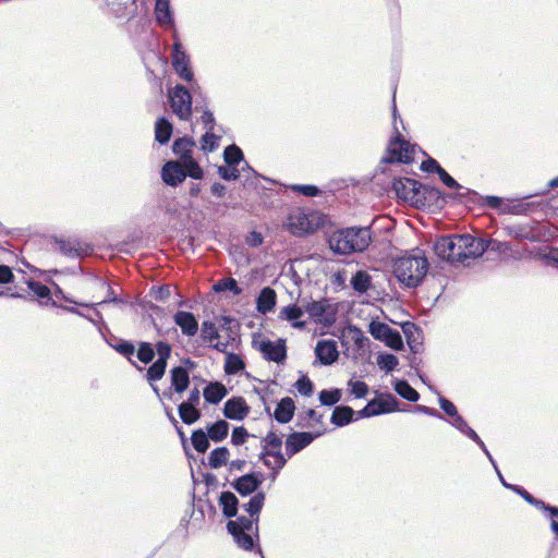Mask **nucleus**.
Returning <instances> with one entry per match:
<instances>
[{
	"mask_svg": "<svg viewBox=\"0 0 558 558\" xmlns=\"http://www.w3.org/2000/svg\"><path fill=\"white\" fill-rule=\"evenodd\" d=\"M499 250L500 242L485 241L471 234H451L439 238L434 244L436 255L449 263H464L477 258L489 247Z\"/></svg>",
	"mask_w": 558,
	"mask_h": 558,
	"instance_id": "f257e3e1",
	"label": "nucleus"
},
{
	"mask_svg": "<svg viewBox=\"0 0 558 558\" xmlns=\"http://www.w3.org/2000/svg\"><path fill=\"white\" fill-rule=\"evenodd\" d=\"M265 493L257 492L252 498L242 505V508L248 513V517H238L227 523V530L232 535L235 544L244 549L252 550L255 541H258V521L259 513L264 507Z\"/></svg>",
	"mask_w": 558,
	"mask_h": 558,
	"instance_id": "f03ea898",
	"label": "nucleus"
},
{
	"mask_svg": "<svg viewBox=\"0 0 558 558\" xmlns=\"http://www.w3.org/2000/svg\"><path fill=\"white\" fill-rule=\"evenodd\" d=\"M372 242L369 227H349L335 231L328 240L330 248L340 255L365 251Z\"/></svg>",
	"mask_w": 558,
	"mask_h": 558,
	"instance_id": "7ed1b4c3",
	"label": "nucleus"
},
{
	"mask_svg": "<svg viewBox=\"0 0 558 558\" xmlns=\"http://www.w3.org/2000/svg\"><path fill=\"white\" fill-rule=\"evenodd\" d=\"M428 260L422 251L398 258L393 265L396 278L408 288H416L425 278Z\"/></svg>",
	"mask_w": 558,
	"mask_h": 558,
	"instance_id": "20e7f679",
	"label": "nucleus"
},
{
	"mask_svg": "<svg viewBox=\"0 0 558 558\" xmlns=\"http://www.w3.org/2000/svg\"><path fill=\"white\" fill-rule=\"evenodd\" d=\"M170 107L180 120L189 121L192 116V96L183 85H177L169 92Z\"/></svg>",
	"mask_w": 558,
	"mask_h": 558,
	"instance_id": "39448f33",
	"label": "nucleus"
},
{
	"mask_svg": "<svg viewBox=\"0 0 558 558\" xmlns=\"http://www.w3.org/2000/svg\"><path fill=\"white\" fill-rule=\"evenodd\" d=\"M396 195L405 202H420L421 195L427 191V186L409 178H398L392 182Z\"/></svg>",
	"mask_w": 558,
	"mask_h": 558,
	"instance_id": "423d86ee",
	"label": "nucleus"
},
{
	"mask_svg": "<svg viewBox=\"0 0 558 558\" xmlns=\"http://www.w3.org/2000/svg\"><path fill=\"white\" fill-rule=\"evenodd\" d=\"M265 441L267 446L271 447L272 450H265L260 453V459L263 460L264 464L267 468L271 466V461L267 459L266 457H272L275 458V464L274 468V474H271V478L275 480L279 471L286 465L287 459L283 457V454L280 451L282 440L281 438L275 434L274 432L268 433V435L265 438Z\"/></svg>",
	"mask_w": 558,
	"mask_h": 558,
	"instance_id": "0eeeda50",
	"label": "nucleus"
},
{
	"mask_svg": "<svg viewBox=\"0 0 558 558\" xmlns=\"http://www.w3.org/2000/svg\"><path fill=\"white\" fill-rule=\"evenodd\" d=\"M395 129H397L395 126ZM397 135L396 137L390 142L389 144V157H386L383 159L385 162H403V163H410L413 160V153L414 149L410 145L409 142H407L402 135L399 133L398 130H396Z\"/></svg>",
	"mask_w": 558,
	"mask_h": 558,
	"instance_id": "6e6552de",
	"label": "nucleus"
},
{
	"mask_svg": "<svg viewBox=\"0 0 558 558\" xmlns=\"http://www.w3.org/2000/svg\"><path fill=\"white\" fill-rule=\"evenodd\" d=\"M173 38L175 39V41L173 44V50L171 53L172 66L181 78L187 82H192L193 72L190 66V58L183 50V47L179 40L177 33L173 34Z\"/></svg>",
	"mask_w": 558,
	"mask_h": 558,
	"instance_id": "1a4fd4ad",
	"label": "nucleus"
},
{
	"mask_svg": "<svg viewBox=\"0 0 558 558\" xmlns=\"http://www.w3.org/2000/svg\"><path fill=\"white\" fill-rule=\"evenodd\" d=\"M254 347L263 354L267 361L283 363L287 357L286 341L283 339H278L277 341H254Z\"/></svg>",
	"mask_w": 558,
	"mask_h": 558,
	"instance_id": "9d476101",
	"label": "nucleus"
},
{
	"mask_svg": "<svg viewBox=\"0 0 558 558\" xmlns=\"http://www.w3.org/2000/svg\"><path fill=\"white\" fill-rule=\"evenodd\" d=\"M171 387L162 392V396L172 399V393H182L190 386V375L185 367L175 366L170 371Z\"/></svg>",
	"mask_w": 558,
	"mask_h": 558,
	"instance_id": "9b49d317",
	"label": "nucleus"
},
{
	"mask_svg": "<svg viewBox=\"0 0 558 558\" xmlns=\"http://www.w3.org/2000/svg\"><path fill=\"white\" fill-rule=\"evenodd\" d=\"M320 435L322 433L311 434L305 432H294L290 434L286 440V452L288 457L291 458L296 454L311 445L312 441Z\"/></svg>",
	"mask_w": 558,
	"mask_h": 558,
	"instance_id": "f8f14e48",
	"label": "nucleus"
},
{
	"mask_svg": "<svg viewBox=\"0 0 558 558\" xmlns=\"http://www.w3.org/2000/svg\"><path fill=\"white\" fill-rule=\"evenodd\" d=\"M286 227L295 236H302L314 231V226L308 220L307 215L301 210H295L289 215Z\"/></svg>",
	"mask_w": 558,
	"mask_h": 558,
	"instance_id": "ddd939ff",
	"label": "nucleus"
},
{
	"mask_svg": "<svg viewBox=\"0 0 558 558\" xmlns=\"http://www.w3.org/2000/svg\"><path fill=\"white\" fill-rule=\"evenodd\" d=\"M186 178L183 163L180 161H167L161 169L162 181L170 186H178Z\"/></svg>",
	"mask_w": 558,
	"mask_h": 558,
	"instance_id": "4468645a",
	"label": "nucleus"
},
{
	"mask_svg": "<svg viewBox=\"0 0 558 558\" xmlns=\"http://www.w3.org/2000/svg\"><path fill=\"white\" fill-rule=\"evenodd\" d=\"M248 413L250 407L243 397H232L225 403L223 415L229 420L242 421Z\"/></svg>",
	"mask_w": 558,
	"mask_h": 558,
	"instance_id": "2eb2a0df",
	"label": "nucleus"
},
{
	"mask_svg": "<svg viewBox=\"0 0 558 558\" xmlns=\"http://www.w3.org/2000/svg\"><path fill=\"white\" fill-rule=\"evenodd\" d=\"M263 483V475L250 473L242 475L231 483V486L241 495L248 496L255 493Z\"/></svg>",
	"mask_w": 558,
	"mask_h": 558,
	"instance_id": "dca6fc26",
	"label": "nucleus"
},
{
	"mask_svg": "<svg viewBox=\"0 0 558 558\" xmlns=\"http://www.w3.org/2000/svg\"><path fill=\"white\" fill-rule=\"evenodd\" d=\"M315 354L324 365H330L339 357L337 342L335 340H320L315 348Z\"/></svg>",
	"mask_w": 558,
	"mask_h": 558,
	"instance_id": "f3484780",
	"label": "nucleus"
},
{
	"mask_svg": "<svg viewBox=\"0 0 558 558\" xmlns=\"http://www.w3.org/2000/svg\"><path fill=\"white\" fill-rule=\"evenodd\" d=\"M173 320L184 336L194 337L198 331V322L190 312L179 311L174 314Z\"/></svg>",
	"mask_w": 558,
	"mask_h": 558,
	"instance_id": "a211bd4d",
	"label": "nucleus"
},
{
	"mask_svg": "<svg viewBox=\"0 0 558 558\" xmlns=\"http://www.w3.org/2000/svg\"><path fill=\"white\" fill-rule=\"evenodd\" d=\"M156 22L162 27H172L174 24L173 14L170 8V0H156Z\"/></svg>",
	"mask_w": 558,
	"mask_h": 558,
	"instance_id": "6ab92c4d",
	"label": "nucleus"
},
{
	"mask_svg": "<svg viewBox=\"0 0 558 558\" xmlns=\"http://www.w3.org/2000/svg\"><path fill=\"white\" fill-rule=\"evenodd\" d=\"M294 401L290 397L282 398L277 404L274 416L281 424L289 423L294 415Z\"/></svg>",
	"mask_w": 558,
	"mask_h": 558,
	"instance_id": "aec40b11",
	"label": "nucleus"
},
{
	"mask_svg": "<svg viewBox=\"0 0 558 558\" xmlns=\"http://www.w3.org/2000/svg\"><path fill=\"white\" fill-rule=\"evenodd\" d=\"M227 393V388L219 381L209 383L203 391L205 400L211 404H218Z\"/></svg>",
	"mask_w": 558,
	"mask_h": 558,
	"instance_id": "412c9836",
	"label": "nucleus"
},
{
	"mask_svg": "<svg viewBox=\"0 0 558 558\" xmlns=\"http://www.w3.org/2000/svg\"><path fill=\"white\" fill-rule=\"evenodd\" d=\"M167 364L161 361H155L146 372V379L150 384L154 392L160 398L159 388L155 385L156 381L160 380L166 373Z\"/></svg>",
	"mask_w": 558,
	"mask_h": 558,
	"instance_id": "4be33fe9",
	"label": "nucleus"
},
{
	"mask_svg": "<svg viewBox=\"0 0 558 558\" xmlns=\"http://www.w3.org/2000/svg\"><path fill=\"white\" fill-rule=\"evenodd\" d=\"M219 505L222 508V513L227 518H233L238 513L239 500L231 492H222L219 497Z\"/></svg>",
	"mask_w": 558,
	"mask_h": 558,
	"instance_id": "5701e85b",
	"label": "nucleus"
},
{
	"mask_svg": "<svg viewBox=\"0 0 558 558\" xmlns=\"http://www.w3.org/2000/svg\"><path fill=\"white\" fill-rule=\"evenodd\" d=\"M56 245L59 252L68 257H78L83 253H87V248H84L82 244L75 240H56Z\"/></svg>",
	"mask_w": 558,
	"mask_h": 558,
	"instance_id": "b1692460",
	"label": "nucleus"
},
{
	"mask_svg": "<svg viewBox=\"0 0 558 558\" xmlns=\"http://www.w3.org/2000/svg\"><path fill=\"white\" fill-rule=\"evenodd\" d=\"M276 305V292L271 288H264L256 302L259 313L266 314L272 311Z\"/></svg>",
	"mask_w": 558,
	"mask_h": 558,
	"instance_id": "393cba45",
	"label": "nucleus"
},
{
	"mask_svg": "<svg viewBox=\"0 0 558 558\" xmlns=\"http://www.w3.org/2000/svg\"><path fill=\"white\" fill-rule=\"evenodd\" d=\"M356 413L348 405H339L335 408L330 421L336 426L342 427L351 423Z\"/></svg>",
	"mask_w": 558,
	"mask_h": 558,
	"instance_id": "a878e982",
	"label": "nucleus"
},
{
	"mask_svg": "<svg viewBox=\"0 0 558 558\" xmlns=\"http://www.w3.org/2000/svg\"><path fill=\"white\" fill-rule=\"evenodd\" d=\"M194 146L195 142L192 138L181 137L174 141L172 149L173 153L180 157V162H183L193 157L192 149Z\"/></svg>",
	"mask_w": 558,
	"mask_h": 558,
	"instance_id": "bb28decb",
	"label": "nucleus"
},
{
	"mask_svg": "<svg viewBox=\"0 0 558 558\" xmlns=\"http://www.w3.org/2000/svg\"><path fill=\"white\" fill-rule=\"evenodd\" d=\"M197 405L182 402L179 404L178 411L179 416L183 423L191 425L194 424L201 417V411L196 408Z\"/></svg>",
	"mask_w": 558,
	"mask_h": 558,
	"instance_id": "cd10ccee",
	"label": "nucleus"
},
{
	"mask_svg": "<svg viewBox=\"0 0 558 558\" xmlns=\"http://www.w3.org/2000/svg\"><path fill=\"white\" fill-rule=\"evenodd\" d=\"M172 134V124L165 118H159L155 124V138L160 144L169 142Z\"/></svg>",
	"mask_w": 558,
	"mask_h": 558,
	"instance_id": "c85d7f7f",
	"label": "nucleus"
},
{
	"mask_svg": "<svg viewBox=\"0 0 558 558\" xmlns=\"http://www.w3.org/2000/svg\"><path fill=\"white\" fill-rule=\"evenodd\" d=\"M228 422L220 420L208 427L207 435L213 441L220 442L228 436Z\"/></svg>",
	"mask_w": 558,
	"mask_h": 558,
	"instance_id": "c756f323",
	"label": "nucleus"
},
{
	"mask_svg": "<svg viewBox=\"0 0 558 558\" xmlns=\"http://www.w3.org/2000/svg\"><path fill=\"white\" fill-rule=\"evenodd\" d=\"M230 452L226 447L214 449L208 457V464L211 469H219L228 463Z\"/></svg>",
	"mask_w": 558,
	"mask_h": 558,
	"instance_id": "7c9ffc66",
	"label": "nucleus"
},
{
	"mask_svg": "<svg viewBox=\"0 0 558 558\" xmlns=\"http://www.w3.org/2000/svg\"><path fill=\"white\" fill-rule=\"evenodd\" d=\"M350 282L354 291L364 293L372 284V277L366 271L359 270L353 275Z\"/></svg>",
	"mask_w": 558,
	"mask_h": 558,
	"instance_id": "2f4dec72",
	"label": "nucleus"
},
{
	"mask_svg": "<svg viewBox=\"0 0 558 558\" xmlns=\"http://www.w3.org/2000/svg\"><path fill=\"white\" fill-rule=\"evenodd\" d=\"M281 316L289 322H293L292 326L295 328L304 327L303 322H298V319L303 316V310L295 304L283 307Z\"/></svg>",
	"mask_w": 558,
	"mask_h": 558,
	"instance_id": "473e14b6",
	"label": "nucleus"
},
{
	"mask_svg": "<svg viewBox=\"0 0 558 558\" xmlns=\"http://www.w3.org/2000/svg\"><path fill=\"white\" fill-rule=\"evenodd\" d=\"M396 392L408 401L415 402L418 400V392L410 386L407 380H397L395 384Z\"/></svg>",
	"mask_w": 558,
	"mask_h": 558,
	"instance_id": "72a5a7b5",
	"label": "nucleus"
},
{
	"mask_svg": "<svg viewBox=\"0 0 558 558\" xmlns=\"http://www.w3.org/2000/svg\"><path fill=\"white\" fill-rule=\"evenodd\" d=\"M245 363L241 359L240 355L235 353H227L226 362H225V372L228 375L238 374L240 371L244 369Z\"/></svg>",
	"mask_w": 558,
	"mask_h": 558,
	"instance_id": "f704fd0d",
	"label": "nucleus"
},
{
	"mask_svg": "<svg viewBox=\"0 0 558 558\" xmlns=\"http://www.w3.org/2000/svg\"><path fill=\"white\" fill-rule=\"evenodd\" d=\"M505 230L507 231V233L510 236H512L514 239H520V240H522V239L534 240L535 239L533 231L529 226L512 225V226H507L505 228Z\"/></svg>",
	"mask_w": 558,
	"mask_h": 558,
	"instance_id": "c9c22d12",
	"label": "nucleus"
},
{
	"mask_svg": "<svg viewBox=\"0 0 558 558\" xmlns=\"http://www.w3.org/2000/svg\"><path fill=\"white\" fill-rule=\"evenodd\" d=\"M243 153L242 150L234 144L226 147L223 151V159L228 166L238 167L243 161Z\"/></svg>",
	"mask_w": 558,
	"mask_h": 558,
	"instance_id": "e433bc0d",
	"label": "nucleus"
},
{
	"mask_svg": "<svg viewBox=\"0 0 558 558\" xmlns=\"http://www.w3.org/2000/svg\"><path fill=\"white\" fill-rule=\"evenodd\" d=\"M219 331L215 323L210 320H204L201 326V339L206 343H213L219 339Z\"/></svg>",
	"mask_w": 558,
	"mask_h": 558,
	"instance_id": "4c0bfd02",
	"label": "nucleus"
},
{
	"mask_svg": "<svg viewBox=\"0 0 558 558\" xmlns=\"http://www.w3.org/2000/svg\"><path fill=\"white\" fill-rule=\"evenodd\" d=\"M209 437L203 429L193 432L191 441L197 452L204 453L209 447Z\"/></svg>",
	"mask_w": 558,
	"mask_h": 558,
	"instance_id": "58836bf2",
	"label": "nucleus"
},
{
	"mask_svg": "<svg viewBox=\"0 0 558 558\" xmlns=\"http://www.w3.org/2000/svg\"><path fill=\"white\" fill-rule=\"evenodd\" d=\"M109 345L113 348L117 352L125 356L133 365H136L132 360V356L135 352V347L130 341L119 339L116 343L109 342Z\"/></svg>",
	"mask_w": 558,
	"mask_h": 558,
	"instance_id": "ea45409f",
	"label": "nucleus"
},
{
	"mask_svg": "<svg viewBox=\"0 0 558 558\" xmlns=\"http://www.w3.org/2000/svg\"><path fill=\"white\" fill-rule=\"evenodd\" d=\"M220 136L215 134L214 131H206L201 138V148L204 151L211 153L219 146Z\"/></svg>",
	"mask_w": 558,
	"mask_h": 558,
	"instance_id": "a19ab883",
	"label": "nucleus"
},
{
	"mask_svg": "<svg viewBox=\"0 0 558 558\" xmlns=\"http://www.w3.org/2000/svg\"><path fill=\"white\" fill-rule=\"evenodd\" d=\"M214 290L216 292L231 291L234 295L242 293V289L238 286L236 280L231 277L219 280L214 284Z\"/></svg>",
	"mask_w": 558,
	"mask_h": 558,
	"instance_id": "79ce46f5",
	"label": "nucleus"
},
{
	"mask_svg": "<svg viewBox=\"0 0 558 558\" xmlns=\"http://www.w3.org/2000/svg\"><path fill=\"white\" fill-rule=\"evenodd\" d=\"M184 167V173L186 177H190L195 180H199L204 175L203 169L199 167L198 162L192 157L182 162Z\"/></svg>",
	"mask_w": 558,
	"mask_h": 558,
	"instance_id": "37998d69",
	"label": "nucleus"
},
{
	"mask_svg": "<svg viewBox=\"0 0 558 558\" xmlns=\"http://www.w3.org/2000/svg\"><path fill=\"white\" fill-rule=\"evenodd\" d=\"M155 349L153 348L151 343L149 342H140L138 350H137V359L144 363L148 364L150 363L155 357Z\"/></svg>",
	"mask_w": 558,
	"mask_h": 558,
	"instance_id": "c03bdc74",
	"label": "nucleus"
},
{
	"mask_svg": "<svg viewBox=\"0 0 558 558\" xmlns=\"http://www.w3.org/2000/svg\"><path fill=\"white\" fill-rule=\"evenodd\" d=\"M386 409L380 408L377 399L369 401L361 411L356 413L357 418L371 417L379 414H384Z\"/></svg>",
	"mask_w": 558,
	"mask_h": 558,
	"instance_id": "a18cd8bd",
	"label": "nucleus"
},
{
	"mask_svg": "<svg viewBox=\"0 0 558 558\" xmlns=\"http://www.w3.org/2000/svg\"><path fill=\"white\" fill-rule=\"evenodd\" d=\"M391 330L392 328L384 323L372 322L369 325L371 335L378 340H384L389 333H391Z\"/></svg>",
	"mask_w": 558,
	"mask_h": 558,
	"instance_id": "49530a36",
	"label": "nucleus"
},
{
	"mask_svg": "<svg viewBox=\"0 0 558 558\" xmlns=\"http://www.w3.org/2000/svg\"><path fill=\"white\" fill-rule=\"evenodd\" d=\"M341 399V391L339 389L322 390L319 392V401L324 405H335Z\"/></svg>",
	"mask_w": 558,
	"mask_h": 558,
	"instance_id": "de8ad7c7",
	"label": "nucleus"
},
{
	"mask_svg": "<svg viewBox=\"0 0 558 558\" xmlns=\"http://www.w3.org/2000/svg\"><path fill=\"white\" fill-rule=\"evenodd\" d=\"M377 364L381 369H385L387 372H391L396 368V366L399 364V360L396 355L386 353L380 354L377 359Z\"/></svg>",
	"mask_w": 558,
	"mask_h": 558,
	"instance_id": "09e8293b",
	"label": "nucleus"
},
{
	"mask_svg": "<svg viewBox=\"0 0 558 558\" xmlns=\"http://www.w3.org/2000/svg\"><path fill=\"white\" fill-rule=\"evenodd\" d=\"M172 348L168 342L158 341L155 345V353L158 355L156 361H161L168 365V360L171 356Z\"/></svg>",
	"mask_w": 558,
	"mask_h": 558,
	"instance_id": "8fccbe9b",
	"label": "nucleus"
},
{
	"mask_svg": "<svg viewBox=\"0 0 558 558\" xmlns=\"http://www.w3.org/2000/svg\"><path fill=\"white\" fill-rule=\"evenodd\" d=\"M512 490L515 492L517 494H519L525 501H527L530 505H533L535 507H538V508H542V509H546V507H548V505H545L544 501L539 500V499H536L535 497H533L529 492H526L523 487L521 486H518V485H514L512 487Z\"/></svg>",
	"mask_w": 558,
	"mask_h": 558,
	"instance_id": "3c124183",
	"label": "nucleus"
},
{
	"mask_svg": "<svg viewBox=\"0 0 558 558\" xmlns=\"http://www.w3.org/2000/svg\"><path fill=\"white\" fill-rule=\"evenodd\" d=\"M240 169L235 166H220L218 174L227 181H235L240 178Z\"/></svg>",
	"mask_w": 558,
	"mask_h": 558,
	"instance_id": "603ef678",
	"label": "nucleus"
},
{
	"mask_svg": "<svg viewBox=\"0 0 558 558\" xmlns=\"http://www.w3.org/2000/svg\"><path fill=\"white\" fill-rule=\"evenodd\" d=\"M27 287L39 299H49L50 298V289L47 286H45L41 282H39V281L28 280L27 281Z\"/></svg>",
	"mask_w": 558,
	"mask_h": 558,
	"instance_id": "864d4df0",
	"label": "nucleus"
},
{
	"mask_svg": "<svg viewBox=\"0 0 558 558\" xmlns=\"http://www.w3.org/2000/svg\"><path fill=\"white\" fill-rule=\"evenodd\" d=\"M298 391L303 396H311L314 391V385L311 379L306 376H302L295 383Z\"/></svg>",
	"mask_w": 558,
	"mask_h": 558,
	"instance_id": "5fc2aeb1",
	"label": "nucleus"
},
{
	"mask_svg": "<svg viewBox=\"0 0 558 558\" xmlns=\"http://www.w3.org/2000/svg\"><path fill=\"white\" fill-rule=\"evenodd\" d=\"M326 311V307L323 302L313 301L307 304L306 312L314 319H319Z\"/></svg>",
	"mask_w": 558,
	"mask_h": 558,
	"instance_id": "6e6d98bb",
	"label": "nucleus"
},
{
	"mask_svg": "<svg viewBox=\"0 0 558 558\" xmlns=\"http://www.w3.org/2000/svg\"><path fill=\"white\" fill-rule=\"evenodd\" d=\"M377 402H379L380 408L386 409L385 413L396 411L399 403L398 399L392 395H387L385 398L377 399Z\"/></svg>",
	"mask_w": 558,
	"mask_h": 558,
	"instance_id": "4d7b16f0",
	"label": "nucleus"
},
{
	"mask_svg": "<svg viewBox=\"0 0 558 558\" xmlns=\"http://www.w3.org/2000/svg\"><path fill=\"white\" fill-rule=\"evenodd\" d=\"M441 182L453 190H462L464 186L459 184L444 168L437 172Z\"/></svg>",
	"mask_w": 558,
	"mask_h": 558,
	"instance_id": "13d9d810",
	"label": "nucleus"
},
{
	"mask_svg": "<svg viewBox=\"0 0 558 558\" xmlns=\"http://www.w3.org/2000/svg\"><path fill=\"white\" fill-rule=\"evenodd\" d=\"M351 393L356 398H364L368 393V386L364 381H349Z\"/></svg>",
	"mask_w": 558,
	"mask_h": 558,
	"instance_id": "bf43d9fd",
	"label": "nucleus"
},
{
	"mask_svg": "<svg viewBox=\"0 0 558 558\" xmlns=\"http://www.w3.org/2000/svg\"><path fill=\"white\" fill-rule=\"evenodd\" d=\"M248 437L247 430L243 427H235L232 432L231 441L235 446H240L246 441Z\"/></svg>",
	"mask_w": 558,
	"mask_h": 558,
	"instance_id": "052dcab7",
	"label": "nucleus"
},
{
	"mask_svg": "<svg viewBox=\"0 0 558 558\" xmlns=\"http://www.w3.org/2000/svg\"><path fill=\"white\" fill-rule=\"evenodd\" d=\"M384 341H386V343L395 350L400 349L403 344L401 335L395 329L391 330V333H389L388 337L384 339Z\"/></svg>",
	"mask_w": 558,
	"mask_h": 558,
	"instance_id": "680f3d73",
	"label": "nucleus"
},
{
	"mask_svg": "<svg viewBox=\"0 0 558 558\" xmlns=\"http://www.w3.org/2000/svg\"><path fill=\"white\" fill-rule=\"evenodd\" d=\"M151 293H153L155 300L165 302L170 296V288L168 286L153 288Z\"/></svg>",
	"mask_w": 558,
	"mask_h": 558,
	"instance_id": "e2e57ef3",
	"label": "nucleus"
},
{
	"mask_svg": "<svg viewBox=\"0 0 558 558\" xmlns=\"http://www.w3.org/2000/svg\"><path fill=\"white\" fill-rule=\"evenodd\" d=\"M439 405H440L441 410L450 417L458 414L456 405L451 401L447 400L446 398H444L441 396L439 397Z\"/></svg>",
	"mask_w": 558,
	"mask_h": 558,
	"instance_id": "0e129e2a",
	"label": "nucleus"
},
{
	"mask_svg": "<svg viewBox=\"0 0 558 558\" xmlns=\"http://www.w3.org/2000/svg\"><path fill=\"white\" fill-rule=\"evenodd\" d=\"M201 119H202V122H203L206 131L215 130L216 121H215L214 114L210 110H208V109L204 110Z\"/></svg>",
	"mask_w": 558,
	"mask_h": 558,
	"instance_id": "69168bd1",
	"label": "nucleus"
},
{
	"mask_svg": "<svg viewBox=\"0 0 558 558\" xmlns=\"http://www.w3.org/2000/svg\"><path fill=\"white\" fill-rule=\"evenodd\" d=\"M421 169L426 172H436L437 173L439 170H441V167L435 159L428 158L427 160L422 162Z\"/></svg>",
	"mask_w": 558,
	"mask_h": 558,
	"instance_id": "338daca9",
	"label": "nucleus"
},
{
	"mask_svg": "<svg viewBox=\"0 0 558 558\" xmlns=\"http://www.w3.org/2000/svg\"><path fill=\"white\" fill-rule=\"evenodd\" d=\"M545 511H548L551 515V530L553 532L558 536V508L548 506L546 507Z\"/></svg>",
	"mask_w": 558,
	"mask_h": 558,
	"instance_id": "774afa93",
	"label": "nucleus"
}]
</instances>
